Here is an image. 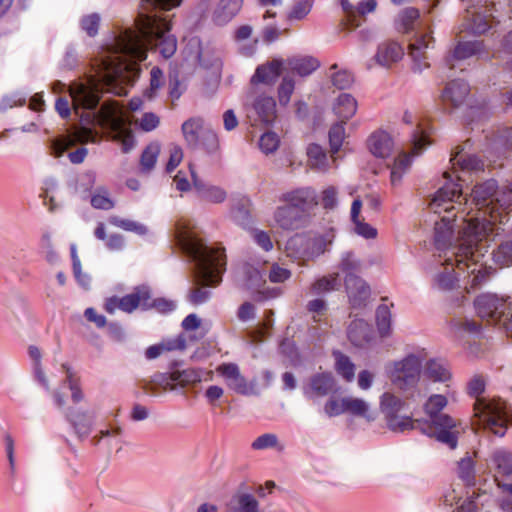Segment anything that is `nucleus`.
Segmentation results:
<instances>
[{"mask_svg": "<svg viewBox=\"0 0 512 512\" xmlns=\"http://www.w3.org/2000/svg\"><path fill=\"white\" fill-rule=\"evenodd\" d=\"M181 1L142 0L136 30L122 31L114 39L113 46L96 60L94 74L85 83L70 87L75 114H79V109L94 110L104 88L118 96L126 95L127 86L134 82L140 71L137 61L146 59L148 47H157L165 59L175 54L177 40L169 34L170 24L153 11L156 8L170 10L179 6Z\"/></svg>", "mask_w": 512, "mask_h": 512, "instance_id": "nucleus-1", "label": "nucleus"}, {"mask_svg": "<svg viewBox=\"0 0 512 512\" xmlns=\"http://www.w3.org/2000/svg\"><path fill=\"white\" fill-rule=\"evenodd\" d=\"M453 218L443 216L441 222L435 224V243L437 247L443 248L450 245L448 251L445 253V272L437 276V284L443 290H450L455 287L456 272L469 270V274L473 275L471 285L476 286L480 284L486 277V271L483 265L480 264V257L483 256L480 244L478 243L479 234L476 231L477 225H469L464 235L458 239V243L451 245L453 236Z\"/></svg>", "mask_w": 512, "mask_h": 512, "instance_id": "nucleus-2", "label": "nucleus"}, {"mask_svg": "<svg viewBox=\"0 0 512 512\" xmlns=\"http://www.w3.org/2000/svg\"><path fill=\"white\" fill-rule=\"evenodd\" d=\"M79 117L80 125H73L65 135L50 142V154L55 158L61 157L77 143L95 142L97 134L89 127L90 125H99L107 131L113 140L121 143L123 152L127 153L134 147L132 131L118 102H104L99 111L81 113Z\"/></svg>", "mask_w": 512, "mask_h": 512, "instance_id": "nucleus-3", "label": "nucleus"}, {"mask_svg": "<svg viewBox=\"0 0 512 512\" xmlns=\"http://www.w3.org/2000/svg\"><path fill=\"white\" fill-rule=\"evenodd\" d=\"M176 237L182 249L195 263L194 282L198 287L189 295L191 303L198 305L210 297V291L203 287L218 285L225 270L224 249L207 246L188 226L181 222L176 227Z\"/></svg>", "mask_w": 512, "mask_h": 512, "instance_id": "nucleus-4", "label": "nucleus"}, {"mask_svg": "<svg viewBox=\"0 0 512 512\" xmlns=\"http://www.w3.org/2000/svg\"><path fill=\"white\" fill-rule=\"evenodd\" d=\"M473 202L480 212L481 216H476L463 220L466 226L461 235L465 234L468 226L477 225L476 231L479 234L478 243L492 230L491 225L504 223L508 212L512 210V184L499 188L495 180L490 179L484 183L478 184L472 191Z\"/></svg>", "mask_w": 512, "mask_h": 512, "instance_id": "nucleus-5", "label": "nucleus"}, {"mask_svg": "<svg viewBox=\"0 0 512 512\" xmlns=\"http://www.w3.org/2000/svg\"><path fill=\"white\" fill-rule=\"evenodd\" d=\"M485 386L486 380L482 375H474L468 383V394L476 398L473 404L472 425L503 436L507 427L512 423V415L506 403L500 398L481 397Z\"/></svg>", "mask_w": 512, "mask_h": 512, "instance_id": "nucleus-6", "label": "nucleus"}, {"mask_svg": "<svg viewBox=\"0 0 512 512\" xmlns=\"http://www.w3.org/2000/svg\"><path fill=\"white\" fill-rule=\"evenodd\" d=\"M423 358L409 354L401 360L386 364L385 372L393 385L407 391L417 385L420 380Z\"/></svg>", "mask_w": 512, "mask_h": 512, "instance_id": "nucleus-7", "label": "nucleus"}, {"mask_svg": "<svg viewBox=\"0 0 512 512\" xmlns=\"http://www.w3.org/2000/svg\"><path fill=\"white\" fill-rule=\"evenodd\" d=\"M419 430L453 450L458 445V438L463 427L460 420L448 414H442V416L436 417L435 420L419 422Z\"/></svg>", "mask_w": 512, "mask_h": 512, "instance_id": "nucleus-8", "label": "nucleus"}, {"mask_svg": "<svg viewBox=\"0 0 512 512\" xmlns=\"http://www.w3.org/2000/svg\"><path fill=\"white\" fill-rule=\"evenodd\" d=\"M280 201L298 209L301 213L307 214L310 219L313 215V210L319 204L318 195L311 187H301L287 191L281 195Z\"/></svg>", "mask_w": 512, "mask_h": 512, "instance_id": "nucleus-9", "label": "nucleus"}, {"mask_svg": "<svg viewBox=\"0 0 512 512\" xmlns=\"http://www.w3.org/2000/svg\"><path fill=\"white\" fill-rule=\"evenodd\" d=\"M216 372L220 375L226 386L237 394L251 395L255 393V384L249 382L242 375L240 368L235 363H223L216 368Z\"/></svg>", "mask_w": 512, "mask_h": 512, "instance_id": "nucleus-10", "label": "nucleus"}, {"mask_svg": "<svg viewBox=\"0 0 512 512\" xmlns=\"http://www.w3.org/2000/svg\"><path fill=\"white\" fill-rule=\"evenodd\" d=\"M434 48V39L428 33L417 35L409 44V55L413 60V71L421 73L427 69L428 62L427 51Z\"/></svg>", "mask_w": 512, "mask_h": 512, "instance_id": "nucleus-11", "label": "nucleus"}, {"mask_svg": "<svg viewBox=\"0 0 512 512\" xmlns=\"http://www.w3.org/2000/svg\"><path fill=\"white\" fill-rule=\"evenodd\" d=\"M275 224L283 230H298L305 227L310 218L305 213L299 212L298 209L283 205L276 208L274 212Z\"/></svg>", "mask_w": 512, "mask_h": 512, "instance_id": "nucleus-12", "label": "nucleus"}, {"mask_svg": "<svg viewBox=\"0 0 512 512\" xmlns=\"http://www.w3.org/2000/svg\"><path fill=\"white\" fill-rule=\"evenodd\" d=\"M443 175L446 179H451L449 172H444ZM461 193V186L457 183H453L452 180H449L436 192L430 203L431 209L435 213H440L441 210L449 213L452 209H455V207L447 204L453 202L455 198H460Z\"/></svg>", "mask_w": 512, "mask_h": 512, "instance_id": "nucleus-13", "label": "nucleus"}, {"mask_svg": "<svg viewBox=\"0 0 512 512\" xmlns=\"http://www.w3.org/2000/svg\"><path fill=\"white\" fill-rule=\"evenodd\" d=\"M404 51L402 47L394 41H385L379 44L375 56L367 63L368 69L375 65L383 68H390L393 64L402 59Z\"/></svg>", "mask_w": 512, "mask_h": 512, "instance_id": "nucleus-14", "label": "nucleus"}, {"mask_svg": "<svg viewBox=\"0 0 512 512\" xmlns=\"http://www.w3.org/2000/svg\"><path fill=\"white\" fill-rule=\"evenodd\" d=\"M474 305L477 314L482 319L497 321L505 314V301L494 294L478 296Z\"/></svg>", "mask_w": 512, "mask_h": 512, "instance_id": "nucleus-15", "label": "nucleus"}, {"mask_svg": "<svg viewBox=\"0 0 512 512\" xmlns=\"http://www.w3.org/2000/svg\"><path fill=\"white\" fill-rule=\"evenodd\" d=\"M345 287L351 305L354 308L362 307L370 297V288L356 274L350 273L345 276Z\"/></svg>", "mask_w": 512, "mask_h": 512, "instance_id": "nucleus-16", "label": "nucleus"}, {"mask_svg": "<svg viewBox=\"0 0 512 512\" xmlns=\"http://www.w3.org/2000/svg\"><path fill=\"white\" fill-rule=\"evenodd\" d=\"M485 52L482 41L459 42L445 57L446 65L452 69L454 60H465L472 56H479Z\"/></svg>", "mask_w": 512, "mask_h": 512, "instance_id": "nucleus-17", "label": "nucleus"}, {"mask_svg": "<svg viewBox=\"0 0 512 512\" xmlns=\"http://www.w3.org/2000/svg\"><path fill=\"white\" fill-rule=\"evenodd\" d=\"M255 497L242 489L237 490L227 502L224 512H258Z\"/></svg>", "mask_w": 512, "mask_h": 512, "instance_id": "nucleus-18", "label": "nucleus"}, {"mask_svg": "<svg viewBox=\"0 0 512 512\" xmlns=\"http://www.w3.org/2000/svg\"><path fill=\"white\" fill-rule=\"evenodd\" d=\"M285 68V62L282 59H273L267 64L257 67L254 75L251 78L252 84L264 83L271 84L279 77L282 70Z\"/></svg>", "mask_w": 512, "mask_h": 512, "instance_id": "nucleus-19", "label": "nucleus"}, {"mask_svg": "<svg viewBox=\"0 0 512 512\" xmlns=\"http://www.w3.org/2000/svg\"><path fill=\"white\" fill-rule=\"evenodd\" d=\"M465 19V29L473 34H483L492 27L491 15L482 14L475 9L471 10L470 6L466 9Z\"/></svg>", "mask_w": 512, "mask_h": 512, "instance_id": "nucleus-20", "label": "nucleus"}, {"mask_svg": "<svg viewBox=\"0 0 512 512\" xmlns=\"http://www.w3.org/2000/svg\"><path fill=\"white\" fill-rule=\"evenodd\" d=\"M149 300V288L142 286L136 288L132 293L120 298V310L131 313L137 308L147 306Z\"/></svg>", "mask_w": 512, "mask_h": 512, "instance_id": "nucleus-21", "label": "nucleus"}, {"mask_svg": "<svg viewBox=\"0 0 512 512\" xmlns=\"http://www.w3.org/2000/svg\"><path fill=\"white\" fill-rule=\"evenodd\" d=\"M368 146L373 155L386 158L393 150V140L388 133L379 131L370 136Z\"/></svg>", "mask_w": 512, "mask_h": 512, "instance_id": "nucleus-22", "label": "nucleus"}, {"mask_svg": "<svg viewBox=\"0 0 512 512\" xmlns=\"http://www.w3.org/2000/svg\"><path fill=\"white\" fill-rule=\"evenodd\" d=\"M371 334V326L363 319H355L349 325L348 338L357 347L366 345L371 339Z\"/></svg>", "mask_w": 512, "mask_h": 512, "instance_id": "nucleus-23", "label": "nucleus"}, {"mask_svg": "<svg viewBox=\"0 0 512 512\" xmlns=\"http://www.w3.org/2000/svg\"><path fill=\"white\" fill-rule=\"evenodd\" d=\"M310 390L317 396H326L336 392V381L330 372L317 373L310 378Z\"/></svg>", "mask_w": 512, "mask_h": 512, "instance_id": "nucleus-24", "label": "nucleus"}, {"mask_svg": "<svg viewBox=\"0 0 512 512\" xmlns=\"http://www.w3.org/2000/svg\"><path fill=\"white\" fill-rule=\"evenodd\" d=\"M243 0H220L213 13V20L219 25L228 23L241 9Z\"/></svg>", "mask_w": 512, "mask_h": 512, "instance_id": "nucleus-25", "label": "nucleus"}, {"mask_svg": "<svg viewBox=\"0 0 512 512\" xmlns=\"http://www.w3.org/2000/svg\"><path fill=\"white\" fill-rule=\"evenodd\" d=\"M333 110L339 121L347 122L357 111V101L351 94L342 93L336 98Z\"/></svg>", "mask_w": 512, "mask_h": 512, "instance_id": "nucleus-26", "label": "nucleus"}, {"mask_svg": "<svg viewBox=\"0 0 512 512\" xmlns=\"http://www.w3.org/2000/svg\"><path fill=\"white\" fill-rule=\"evenodd\" d=\"M311 244H317V242H312L309 240V237L302 234H296L291 237L286 243V253L288 257L294 259H301L306 261V255H309V251L307 247Z\"/></svg>", "mask_w": 512, "mask_h": 512, "instance_id": "nucleus-27", "label": "nucleus"}, {"mask_svg": "<svg viewBox=\"0 0 512 512\" xmlns=\"http://www.w3.org/2000/svg\"><path fill=\"white\" fill-rule=\"evenodd\" d=\"M257 120L264 124H270L276 118V103L270 96H260L253 105Z\"/></svg>", "mask_w": 512, "mask_h": 512, "instance_id": "nucleus-28", "label": "nucleus"}, {"mask_svg": "<svg viewBox=\"0 0 512 512\" xmlns=\"http://www.w3.org/2000/svg\"><path fill=\"white\" fill-rule=\"evenodd\" d=\"M491 464L495 470L494 478L495 481L499 480L500 476L512 475V453L506 450H497L491 456Z\"/></svg>", "mask_w": 512, "mask_h": 512, "instance_id": "nucleus-29", "label": "nucleus"}, {"mask_svg": "<svg viewBox=\"0 0 512 512\" xmlns=\"http://www.w3.org/2000/svg\"><path fill=\"white\" fill-rule=\"evenodd\" d=\"M186 348V339L184 335H178L174 339L163 341L157 345H152L146 349L145 356L147 359H156L164 352L173 350H184Z\"/></svg>", "mask_w": 512, "mask_h": 512, "instance_id": "nucleus-30", "label": "nucleus"}, {"mask_svg": "<svg viewBox=\"0 0 512 512\" xmlns=\"http://www.w3.org/2000/svg\"><path fill=\"white\" fill-rule=\"evenodd\" d=\"M284 62L285 67L300 76H307L319 67L318 60L310 56L292 57Z\"/></svg>", "mask_w": 512, "mask_h": 512, "instance_id": "nucleus-31", "label": "nucleus"}, {"mask_svg": "<svg viewBox=\"0 0 512 512\" xmlns=\"http://www.w3.org/2000/svg\"><path fill=\"white\" fill-rule=\"evenodd\" d=\"M345 408L346 413L365 418L369 422L376 419V413L370 409L369 403L362 398L347 396Z\"/></svg>", "mask_w": 512, "mask_h": 512, "instance_id": "nucleus-32", "label": "nucleus"}, {"mask_svg": "<svg viewBox=\"0 0 512 512\" xmlns=\"http://www.w3.org/2000/svg\"><path fill=\"white\" fill-rule=\"evenodd\" d=\"M450 162L454 169L459 167L462 171H480L483 169V162L475 155L462 154V149L457 148L451 158Z\"/></svg>", "mask_w": 512, "mask_h": 512, "instance_id": "nucleus-33", "label": "nucleus"}, {"mask_svg": "<svg viewBox=\"0 0 512 512\" xmlns=\"http://www.w3.org/2000/svg\"><path fill=\"white\" fill-rule=\"evenodd\" d=\"M204 131L201 118H191L182 124V133L185 141L192 148H196L199 145Z\"/></svg>", "mask_w": 512, "mask_h": 512, "instance_id": "nucleus-34", "label": "nucleus"}, {"mask_svg": "<svg viewBox=\"0 0 512 512\" xmlns=\"http://www.w3.org/2000/svg\"><path fill=\"white\" fill-rule=\"evenodd\" d=\"M469 94V86L463 81L450 82L443 91L442 99L454 106L461 105Z\"/></svg>", "mask_w": 512, "mask_h": 512, "instance_id": "nucleus-35", "label": "nucleus"}, {"mask_svg": "<svg viewBox=\"0 0 512 512\" xmlns=\"http://www.w3.org/2000/svg\"><path fill=\"white\" fill-rule=\"evenodd\" d=\"M361 208H362L361 200L355 199L352 202V206H351V219L355 225L354 230L358 235H360L364 238H367V239L375 238L377 235L376 229L373 228L372 226H370L369 224L365 223L359 217Z\"/></svg>", "mask_w": 512, "mask_h": 512, "instance_id": "nucleus-36", "label": "nucleus"}, {"mask_svg": "<svg viewBox=\"0 0 512 512\" xmlns=\"http://www.w3.org/2000/svg\"><path fill=\"white\" fill-rule=\"evenodd\" d=\"M424 375L434 382H446L451 379L447 364L440 360H429L424 368Z\"/></svg>", "mask_w": 512, "mask_h": 512, "instance_id": "nucleus-37", "label": "nucleus"}, {"mask_svg": "<svg viewBox=\"0 0 512 512\" xmlns=\"http://www.w3.org/2000/svg\"><path fill=\"white\" fill-rule=\"evenodd\" d=\"M68 419L80 437L87 436L90 433L94 422L93 416L87 411L70 413Z\"/></svg>", "mask_w": 512, "mask_h": 512, "instance_id": "nucleus-38", "label": "nucleus"}, {"mask_svg": "<svg viewBox=\"0 0 512 512\" xmlns=\"http://www.w3.org/2000/svg\"><path fill=\"white\" fill-rule=\"evenodd\" d=\"M161 151L159 142L149 143L143 150L140 157V170L143 173H150L157 162L158 156Z\"/></svg>", "mask_w": 512, "mask_h": 512, "instance_id": "nucleus-39", "label": "nucleus"}, {"mask_svg": "<svg viewBox=\"0 0 512 512\" xmlns=\"http://www.w3.org/2000/svg\"><path fill=\"white\" fill-rule=\"evenodd\" d=\"M404 404L401 398L390 392H385L380 397V409L384 414L385 420L399 413Z\"/></svg>", "mask_w": 512, "mask_h": 512, "instance_id": "nucleus-40", "label": "nucleus"}, {"mask_svg": "<svg viewBox=\"0 0 512 512\" xmlns=\"http://www.w3.org/2000/svg\"><path fill=\"white\" fill-rule=\"evenodd\" d=\"M419 422L422 420H413L409 416H402L397 413L396 415L386 419L387 427L397 433L419 429Z\"/></svg>", "mask_w": 512, "mask_h": 512, "instance_id": "nucleus-41", "label": "nucleus"}, {"mask_svg": "<svg viewBox=\"0 0 512 512\" xmlns=\"http://www.w3.org/2000/svg\"><path fill=\"white\" fill-rule=\"evenodd\" d=\"M448 400L444 395L433 394L424 403L423 409L429 417L428 421L435 420L436 417L442 416L441 411L447 406Z\"/></svg>", "mask_w": 512, "mask_h": 512, "instance_id": "nucleus-42", "label": "nucleus"}, {"mask_svg": "<svg viewBox=\"0 0 512 512\" xmlns=\"http://www.w3.org/2000/svg\"><path fill=\"white\" fill-rule=\"evenodd\" d=\"M340 286L341 280L339 274L333 273L316 280L311 286V291L315 294H323L338 290Z\"/></svg>", "mask_w": 512, "mask_h": 512, "instance_id": "nucleus-43", "label": "nucleus"}, {"mask_svg": "<svg viewBox=\"0 0 512 512\" xmlns=\"http://www.w3.org/2000/svg\"><path fill=\"white\" fill-rule=\"evenodd\" d=\"M335 370L346 382L355 378V365L350 358L340 352L335 353Z\"/></svg>", "mask_w": 512, "mask_h": 512, "instance_id": "nucleus-44", "label": "nucleus"}, {"mask_svg": "<svg viewBox=\"0 0 512 512\" xmlns=\"http://www.w3.org/2000/svg\"><path fill=\"white\" fill-rule=\"evenodd\" d=\"M346 122L338 121L333 124L329 130V144L332 156L337 154L342 147L343 141L346 137L345 134Z\"/></svg>", "mask_w": 512, "mask_h": 512, "instance_id": "nucleus-45", "label": "nucleus"}, {"mask_svg": "<svg viewBox=\"0 0 512 512\" xmlns=\"http://www.w3.org/2000/svg\"><path fill=\"white\" fill-rule=\"evenodd\" d=\"M28 354L33 361V368H34V373H35L36 379L42 386H44L47 390H49V388H50L49 382H48V379H47V377L44 373V370L42 368V363H41L42 354H41L40 349L33 345L29 346Z\"/></svg>", "mask_w": 512, "mask_h": 512, "instance_id": "nucleus-46", "label": "nucleus"}, {"mask_svg": "<svg viewBox=\"0 0 512 512\" xmlns=\"http://www.w3.org/2000/svg\"><path fill=\"white\" fill-rule=\"evenodd\" d=\"M156 386H160L163 390H173L175 388V382L171 379L170 374H156L153 376L150 383L144 385L143 389L146 393L152 395H158L159 393L156 391Z\"/></svg>", "mask_w": 512, "mask_h": 512, "instance_id": "nucleus-47", "label": "nucleus"}, {"mask_svg": "<svg viewBox=\"0 0 512 512\" xmlns=\"http://www.w3.org/2000/svg\"><path fill=\"white\" fill-rule=\"evenodd\" d=\"M392 314L390 308L385 305H379L376 310V322L381 336H387L391 330Z\"/></svg>", "mask_w": 512, "mask_h": 512, "instance_id": "nucleus-48", "label": "nucleus"}, {"mask_svg": "<svg viewBox=\"0 0 512 512\" xmlns=\"http://www.w3.org/2000/svg\"><path fill=\"white\" fill-rule=\"evenodd\" d=\"M171 379L175 384L182 387L199 382L201 380L200 374L192 369L174 370L171 372Z\"/></svg>", "mask_w": 512, "mask_h": 512, "instance_id": "nucleus-49", "label": "nucleus"}, {"mask_svg": "<svg viewBox=\"0 0 512 512\" xmlns=\"http://www.w3.org/2000/svg\"><path fill=\"white\" fill-rule=\"evenodd\" d=\"M458 476L466 485H474L475 469L470 457H464L458 462Z\"/></svg>", "mask_w": 512, "mask_h": 512, "instance_id": "nucleus-50", "label": "nucleus"}, {"mask_svg": "<svg viewBox=\"0 0 512 512\" xmlns=\"http://www.w3.org/2000/svg\"><path fill=\"white\" fill-rule=\"evenodd\" d=\"M254 450H264L269 448H276L279 451L284 449V446L279 443L278 437L274 433H265L257 437L251 444Z\"/></svg>", "mask_w": 512, "mask_h": 512, "instance_id": "nucleus-51", "label": "nucleus"}, {"mask_svg": "<svg viewBox=\"0 0 512 512\" xmlns=\"http://www.w3.org/2000/svg\"><path fill=\"white\" fill-rule=\"evenodd\" d=\"M110 223L123 230L134 232L138 235H144L147 233V227L139 222L123 219L118 216H112L109 219Z\"/></svg>", "mask_w": 512, "mask_h": 512, "instance_id": "nucleus-52", "label": "nucleus"}, {"mask_svg": "<svg viewBox=\"0 0 512 512\" xmlns=\"http://www.w3.org/2000/svg\"><path fill=\"white\" fill-rule=\"evenodd\" d=\"M91 205L95 209L110 210L114 207V201L109 197V192L105 187H100L91 197Z\"/></svg>", "mask_w": 512, "mask_h": 512, "instance_id": "nucleus-53", "label": "nucleus"}, {"mask_svg": "<svg viewBox=\"0 0 512 512\" xmlns=\"http://www.w3.org/2000/svg\"><path fill=\"white\" fill-rule=\"evenodd\" d=\"M312 167L319 170L327 169V155L319 145L311 144L307 151Z\"/></svg>", "mask_w": 512, "mask_h": 512, "instance_id": "nucleus-54", "label": "nucleus"}, {"mask_svg": "<svg viewBox=\"0 0 512 512\" xmlns=\"http://www.w3.org/2000/svg\"><path fill=\"white\" fill-rule=\"evenodd\" d=\"M455 333L458 337L463 338L466 335H478L480 326L473 320H456L453 322Z\"/></svg>", "mask_w": 512, "mask_h": 512, "instance_id": "nucleus-55", "label": "nucleus"}, {"mask_svg": "<svg viewBox=\"0 0 512 512\" xmlns=\"http://www.w3.org/2000/svg\"><path fill=\"white\" fill-rule=\"evenodd\" d=\"M493 259L501 266L512 264V242H504L493 252Z\"/></svg>", "mask_w": 512, "mask_h": 512, "instance_id": "nucleus-56", "label": "nucleus"}, {"mask_svg": "<svg viewBox=\"0 0 512 512\" xmlns=\"http://www.w3.org/2000/svg\"><path fill=\"white\" fill-rule=\"evenodd\" d=\"M496 57L505 62V65L512 71V30L504 37L502 48L497 51Z\"/></svg>", "mask_w": 512, "mask_h": 512, "instance_id": "nucleus-57", "label": "nucleus"}, {"mask_svg": "<svg viewBox=\"0 0 512 512\" xmlns=\"http://www.w3.org/2000/svg\"><path fill=\"white\" fill-rule=\"evenodd\" d=\"M280 144L278 135L274 132L264 133L259 140V147L265 154L275 152Z\"/></svg>", "mask_w": 512, "mask_h": 512, "instance_id": "nucleus-58", "label": "nucleus"}, {"mask_svg": "<svg viewBox=\"0 0 512 512\" xmlns=\"http://www.w3.org/2000/svg\"><path fill=\"white\" fill-rule=\"evenodd\" d=\"M340 5L345 13V25L347 28L354 29L361 25V21L357 20L356 6L352 5L349 0H340Z\"/></svg>", "mask_w": 512, "mask_h": 512, "instance_id": "nucleus-59", "label": "nucleus"}, {"mask_svg": "<svg viewBox=\"0 0 512 512\" xmlns=\"http://www.w3.org/2000/svg\"><path fill=\"white\" fill-rule=\"evenodd\" d=\"M419 18V11L415 8H406L399 15L400 29L408 32L413 28L414 22Z\"/></svg>", "mask_w": 512, "mask_h": 512, "instance_id": "nucleus-60", "label": "nucleus"}, {"mask_svg": "<svg viewBox=\"0 0 512 512\" xmlns=\"http://www.w3.org/2000/svg\"><path fill=\"white\" fill-rule=\"evenodd\" d=\"M361 263L355 257V255L351 252H346L342 255L340 268L343 272L347 274L353 273L355 274L360 270Z\"/></svg>", "mask_w": 512, "mask_h": 512, "instance_id": "nucleus-61", "label": "nucleus"}, {"mask_svg": "<svg viewBox=\"0 0 512 512\" xmlns=\"http://www.w3.org/2000/svg\"><path fill=\"white\" fill-rule=\"evenodd\" d=\"M346 397L341 399L330 398L324 406V411L329 417L338 416L346 413L345 408Z\"/></svg>", "mask_w": 512, "mask_h": 512, "instance_id": "nucleus-62", "label": "nucleus"}, {"mask_svg": "<svg viewBox=\"0 0 512 512\" xmlns=\"http://www.w3.org/2000/svg\"><path fill=\"white\" fill-rule=\"evenodd\" d=\"M136 123L143 131L150 132L159 126L160 118L156 114L148 112L144 113L140 119L136 120Z\"/></svg>", "mask_w": 512, "mask_h": 512, "instance_id": "nucleus-63", "label": "nucleus"}, {"mask_svg": "<svg viewBox=\"0 0 512 512\" xmlns=\"http://www.w3.org/2000/svg\"><path fill=\"white\" fill-rule=\"evenodd\" d=\"M100 17L98 14H90L82 18L81 27L89 35L95 36L98 32Z\"/></svg>", "mask_w": 512, "mask_h": 512, "instance_id": "nucleus-64", "label": "nucleus"}]
</instances>
